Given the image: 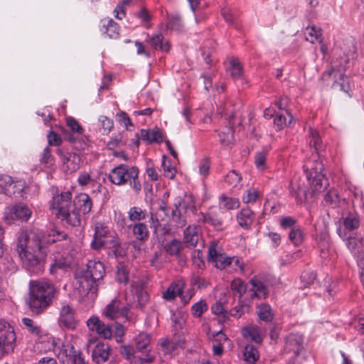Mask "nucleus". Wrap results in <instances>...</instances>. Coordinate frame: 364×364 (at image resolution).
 <instances>
[{
	"mask_svg": "<svg viewBox=\"0 0 364 364\" xmlns=\"http://www.w3.org/2000/svg\"><path fill=\"white\" fill-rule=\"evenodd\" d=\"M320 166L321 171L323 165L320 164ZM318 169L317 167L312 168L310 172L306 171L304 178L291 183L290 193L295 197L298 203L316 198L318 193L325 191L328 186V179Z\"/></svg>",
	"mask_w": 364,
	"mask_h": 364,
	"instance_id": "1",
	"label": "nucleus"
},
{
	"mask_svg": "<svg viewBox=\"0 0 364 364\" xmlns=\"http://www.w3.org/2000/svg\"><path fill=\"white\" fill-rule=\"evenodd\" d=\"M105 269L99 260H89L86 269L76 274V289L80 296L95 300L98 291L99 282L105 275Z\"/></svg>",
	"mask_w": 364,
	"mask_h": 364,
	"instance_id": "2",
	"label": "nucleus"
},
{
	"mask_svg": "<svg viewBox=\"0 0 364 364\" xmlns=\"http://www.w3.org/2000/svg\"><path fill=\"white\" fill-rule=\"evenodd\" d=\"M56 292L53 284L48 281H30L28 305L31 311L39 314L45 311L51 304Z\"/></svg>",
	"mask_w": 364,
	"mask_h": 364,
	"instance_id": "3",
	"label": "nucleus"
},
{
	"mask_svg": "<svg viewBox=\"0 0 364 364\" xmlns=\"http://www.w3.org/2000/svg\"><path fill=\"white\" fill-rule=\"evenodd\" d=\"M136 286L133 282L125 291L126 303H122L119 299H112L105 308L102 315L109 319L115 320L122 318L129 321L131 318V309L136 302Z\"/></svg>",
	"mask_w": 364,
	"mask_h": 364,
	"instance_id": "4",
	"label": "nucleus"
},
{
	"mask_svg": "<svg viewBox=\"0 0 364 364\" xmlns=\"http://www.w3.org/2000/svg\"><path fill=\"white\" fill-rule=\"evenodd\" d=\"M46 243L44 242V235L36 230H21L17 239L16 250L24 249L32 252L46 254Z\"/></svg>",
	"mask_w": 364,
	"mask_h": 364,
	"instance_id": "5",
	"label": "nucleus"
},
{
	"mask_svg": "<svg viewBox=\"0 0 364 364\" xmlns=\"http://www.w3.org/2000/svg\"><path fill=\"white\" fill-rule=\"evenodd\" d=\"M23 267L29 272L38 274L44 270L43 253L32 252L20 249L16 250Z\"/></svg>",
	"mask_w": 364,
	"mask_h": 364,
	"instance_id": "6",
	"label": "nucleus"
},
{
	"mask_svg": "<svg viewBox=\"0 0 364 364\" xmlns=\"http://www.w3.org/2000/svg\"><path fill=\"white\" fill-rule=\"evenodd\" d=\"M16 336L14 328L4 321H0V350L4 354L14 351Z\"/></svg>",
	"mask_w": 364,
	"mask_h": 364,
	"instance_id": "7",
	"label": "nucleus"
},
{
	"mask_svg": "<svg viewBox=\"0 0 364 364\" xmlns=\"http://www.w3.org/2000/svg\"><path fill=\"white\" fill-rule=\"evenodd\" d=\"M303 343L304 339L301 336L290 333L286 338L284 351L287 353H292L291 358H299L300 360L304 361L306 355Z\"/></svg>",
	"mask_w": 364,
	"mask_h": 364,
	"instance_id": "8",
	"label": "nucleus"
},
{
	"mask_svg": "<svg viewBox=\"0 0 364 364\" xmlns=\"http://www.w3.org/2000/svg\"><path fill=\"white\" fill-rule=\"evenodd\" d=\"M110 181L116 185H122L130 181V185L136 187V173L134 176L128 171L127 166L121 165L113 168L109 175Z\"/></svg>",
	"mask_w": 364,
	"mask_h": 364,
	"instance_id": "9",
	"label": "nucleus"
},
{
	"mask_svg": "<svg viewBox=\"0 0 364 364\" xmlns=\"http://www.w3.org/2000/svg\"><path fill=\"white\" fill-rule=\"evenodd\" d=\"M56 153L61 159L64 171L71 173L79 169L81 161L79 154L65 151L63 148H58Z\"/></svg>",
	"mask_w": 364,
	"mask_h": 364,
	"instance_id": "10",
	"label": "nucleus"
},
{
	"mask_svg": "<svg viewBox=\"0 0 364 364\" xmlns=\"http://www.w3.org/2000/svg\"><path fill=\"white\" fill-rule=\"evenodd\" d=\"M50 203V208L56 211L55 215L59 217L73 206L72 193L70 191L62 192L60 195L53 196Z\"/></svg>",
	"mask_w": 364,
	"mask_h": 364,
	"instance_id": "11",
	"label": "nucleus"
},
{
	"mask_svg": "<svg viewBox=\"0 0 364 364\" xmlns=\"http://www.w3.org/2000/svg\"><path fill=\"white\" fill-rule=\"evenodd\" d=\"M31 213V210L26 205L20 203L9 208V210L5 212L4 218L8 224H11L14 219L26 222L30 218Z\"/></svg>",
	"mask_w": 364,
	"mask_h": 364,
	"instance_id": "12",
	"label": "nucleus"
},
{
	"mask_svg": "<svg viewBox=\"0 0 364 364\" xmlns=\"http://www.w3.org/2000/svg\"><path fill=\"white\" fill-rule=\"evenodd\" d=\"M151 340V335L147 333L142 332L138 334V351L141 353L138 355V360L141 364L151 363L155 360V355L151 353L150 350H146Z\"/></svg>",
	"mask_w": 364,
	"mask_h": 364,
	"instance_id": "13",
	"label": "nucleus"
},
{
	"mask_svg": "<svg viewBox=\"0 0 364 364\" xmlns=\"http://www.w3.org/2000/svg\"><path fill=\"white\" fill-rule=\"evenodd\" d=\"M87 326L90 331L96 332L98 336L105 339H110L113 336L112 326L105 324L97 316H91L87 321Z\"/></svg>",
	"mask_w": 364,
	"mask_h": 364,
	"instance_id": "14",
	"label": "nucleus"
},
{
	"mask_svg": "<svg viewBox=\"0 0 364 364\" xmlns=\"http://www.w3.org/2000/svg\"><path fill=\"white\" fill-rule=\"evenodd\" d=\"M58 323L60 326L68 329L74 330L77 328L78 322L75 311L69 305L65 304L61 307Z\"/></svg>",
	"mask_w": 364,
	"mask_h": 364,
	"instance_id": "15",
	"label": "nucleus"
},
{
	"mask_svg": "<svg viewBox=\"0 0 364 364\" xmlns=\"http://www.w3.org/2000/svg\"><path fill=\"white\" fill-rule=\"evenodd\" d=\"M224 213L220 208H213L203 214V221L211 225L217 231H221L225 227Z\"/></svg>",
	"mask_w": 364,
	"mask_h": 364,
	"instance_id": "16",
	"label": "nucleus"
},
{
	"mask_svg": "<svg viewBox=\"0 0 364 364\" xmlns=\"http://www.w3.org/2000/svg\"><path fill=\"white\" fill-rule=\"evenodd\" d=\"M116 223L120 232L127 237H134L136 234V220L125 218V215L119 213L115 218Z\"/></svg>",
	"mask_w": 364,
	"mask_h": 364,
	"instance_id": "17",
	"label": "nucleus"
},
{
	"mask_svg": "<svg viewBox=\"0 0 364 364\" xmlns=\"http://www.w3.org/2000/svg\"><path fill=\"white\" fill-rule=\"evenodd\" d=\"M107 228L103 226L102 223H97L95 226V233L93 240L91 242V247L94 250H99L102 247H105L107 242L106 238L109 234Z\"/></svg>",
	"mask_w": 364,
	"mask_h": 364,
	"instance_id": "18",
	"label": "nucleus"
},
{
	"mask_svg": "<svg viewBox=\"0 0 364 364\" xmlns=\"http://www.w3.org/2000/svg\"><path fill=\"white\" fill-rule=\"evenodd\" d=\"M73 206L79 213L85 215L91 211L92 202L90 197L86 193H80L75 196Z\"/></svg>",
	"mask_w": 364,
	"mask_h": 364,
	"instance_id": "19",
	"label": "nucleus"
},
{
	"mask_svg": "<svg viewBox=\"0 0 364 364\" xmlns=\"http://www.w3.org/2000/svg\"><path fill=\"white\" fill-rule=\"evenodd\" d=\"M109 346L103 342H98L92 350V360L97 363H105L109 355Z\"/></svg>",
	"mask_w": 364,
	"mask_h": 364,
	"instance_id": "20",
	"label": "nucleus"
},
{
	"mask_svg": "<svg viewBox=\"0 0 364 364\" xmlns=\"http://www.w3.org/2000/svg\"><path fill=\"white\" fill-rule=\"evenodd\" d=\"M100 31L109 38H117L119 35V26L113 19L109 18L101 20Z\"/></svg>",
	"mask_w": 364,
	"mask_h": 364,
	"instance_id": "21",
	"label": "nucleus"
},
{
	"mask_svg": "<svg viewBox=\"0 0 364 364\" xmlns=\"http://www.w3.org/2000/svg\"><path fill=\"white\" fill-rule=\"evenodd\" d=\"M66 139L73 148L77 151H83L89 146V139L87 136L83 134V132L77 135H75V134H68Z\"/></svg>",
	"mask_w": 364,
	"mask_h": 364,
	"instance_id": "22",
	"label": "nucleus"
},
{
	"mask_svg": "<svg viewBox=\"0 0 364 364\" xmlns=\"http://www.w3.org/2000/svg\"><path fill=\"white\" fill-rule=\"evenodd\" d=\"M58 218L65 222L67 225L71 227H77L80 225L81 219L80 213L73 208L72 210H69L64 213Z\"/></svg>",
	"mask_w": 364,
	"mask_h": 364,
	"instance_id": "23",
	"label": "nucleus"
},
{
	"mask_svg": "<svg viewBox=\"0 0 364 364\" xmlns=\"http://www.w3.org/2000/svg\"><path fill=\"white\" fill-rule=\"evenodd\" d=\"M184 240L187 245L195 247L198 240V228L188 226L184 230Z\"/></svg>",
	"mask_w": 364,
	"mask_h": 364,
	"instance_id": "24",
	"label": "nucleus"
},
{
	"mask_svg": "<svg viewBox=\"0 0 364 364\" xmlns=\"http://www.w3.org/2000/svg\"><path fill=\"white\" fill-rule=\"evenodd\" d=\"M237 218L239 225L247 229L253 221V212L249 208H242Z\"/></svg>",
	"mask_w": 364,
	"mask_h": 364,
	"instance_id": "25",
	"label": "nucleus"
},
{
	"mask_svg": "<svg viewBox=\"0 0 364 364\" xmlns=\"http://www.w3.org/2000/svg\"><path fill=\"white\" fill-rule=\"evenodd\" d=\"M153 16L150 11L144 6H141L138 9V19L140 21L141 26L146 29L151 27V21Z\"/></svg>",
	"mask_w": 364,
	"mask_h": 364,
	"instance_id": "26",
	"label": "nucleus"
},
{
	"mask_svg": "<svg viewBox=\"0 0 364 364\" xmlns=\"http://www.w3.org/2000/svg\"><path fill=\"white\" fill-rule=\"evenodd\" d=\"M67 240V234L57 230H51L48 235H44V242L46 243V245Z\"/></svg>",
	"mask_w": 364,
	"mask_h": 364,
	"instance_id": "27",
	"label": "nucleus"
},
{
	"mask_svg": "<svg viewBox=\"0 0 364 364\" xmlns=\"http://www.w3.org/2000/svg\"><path fill=\"white\" fill-rule=\"evenodd\" d=\"M242 336L245 338L250 336L251 340L256 343H261L262 338L260 335V331L257 327H243L242 329Z\"/></svg>",
	"mask_w": 364,
	"mask_h": 364,
	"instance_id": "28",
	"label": "nucleus"
},
{
	"mask_svg": "<svg viewBox=\"0 0 364 364\" xmlns=\"http://www.w3.org/2000/svg\"><path fill=\"white\" fill-rule=\"evenodd\" d=\"M164 36L162 34H158L149 39V42L154 49H160L165 52L170 50V44L168 41L163 43Z\"/></svg>",
	"mask_w": 364,
	"mask_h": 364,
	"instance_id": "29",
	"label": "nucleus"
},
{
	"mask_svg": "<svg viewBox=\"0 0 364 364\" xmlns=\"http://www.w3.org/2000/svg\"><path fill=\"white\" fill-rule=\"evenodd\" d=\"M250 284L255 289V292L253 293L254 296L258 298L263 297L264 299L268 296L269 291L267 287L262 282L252 279L250 280Z\"/></svg>",
	"mask_w": 364,
	"mask_h": 364,
	"instance_id": "30",
	"label": "nucleus"
},
{
	"mask_svg": "<svg viewBox=\"0 0 364 364\" xmlns=\"http://www.w3.org/2000/svg\"><path fill=\"white\" fill-rule=\"evenodd\" d=\"M181 200H180L178 203H176L175 208L172 210L171 211V220L173 223H175V225L176 228H183L186 225V219L183 218L181 215V211L178 209L179 206L181 205Z\"/></svg>",
	"mask_w": 364,
	"mask_h": 364,
	"instance_id": "31",
	"label": "nucleus"
},
{
	"mask_svg": "<svg viewBox=\"0 0 364 364\" xmlns=\"http://www.w3.org/2000/svg\"><path fill=\"white\" fill-rule=\"evenodd\" d=\"M259 311L257 312L259 319L264 321H271L274 318V314L272 312L271 306L267 304H260L258 306Z\"/></svg>",
	"mask_w": 364,
	"mask_h": 364,
	"instance_id": "32",
	"label": "nucleus"
},
{
	"mask_svg": "<svg viewBox=\"0 0 364 364\" xmlns=\"http://www.w3.org/2000/svg\"><path fill=\"white\" fill-rule=\"evenodd\" d=\"M61 352L65 357L69 358L72 363L75 360V358L82 356L81 353L78 350H76L75 347L70 343L63 345Z\"/></svg>",
	"mask_w": 364,
	"mask_h": 364,
	"instance_id": "33",
	"label": "nucleus"
},
{
	"mask_svg": "<svg viewBox=\"0 0 364 364\" xmlns=\"http://www.w3.org/2000/svg\"><path fill=\"white\" fill-rule=\"evenodd\" d=\"M244 356L247 363L255 362L258 359L259 354L257 348L253 345L248 344L245 348Z\"/></svg>",
	"mask_w": 364,
	"mask_h": 364,
	"instance_id": "34",
	"label": "nucleus"
},
{
	"mask_svg": "<svg viewBox=\"0 0 364 364\" xmlns=\"http://www.w3.org/2000/svg\"><path fill=\"white\" fill-rule=\"evenodd\" d=\"M99 127L102 134H107L113 128V122L106 116H100L99 118Z\"/></svg>",
	"mask_w": 364,
	"mask_h": 364,
	"instance_id": "35",
	"label": "nucleus"
},
{
	"mask_svg": "<svg viewBox=\"0 0 364 364\" xmlns=\"http://www.w3.org/2000/svg\"><path fill=\"white\" fill-rule=\"evenodd\" d=\"M289 239L294 245H300L304 240V235L301 230L299 227L293 228L289 233Z\"/></svg>",
	"mask_w": 364,
	"mask_h": 364,
	"instance_id": "36",
	"label": "nucleus"
},
{
	"mask_svg": "<svg viewBox=\"0 0 364 364\" xmlns=\"http://www.w3.org/2000/svg\"><path fill=\"white\" fill-rule=\"evenodd\" d=\"M181 247V242L177 239H173L166 245L165 248L170 255L173 256L177 255L180 252Z\"/></svg>",
	"mask_w": 364,
	"mask_h": 364,
	"instance_id": "37",
	"label": "nucleus"
},
{
	"mask_svg": "<svg viewBox=\"0 0 364 364\" xmlns=\"http://www.w3.org/2000/svg\"><path fill=\"white\" fill-rule=\"evenodd\" d=\"M66 124L67 126L70 128L72 133L75 134V135L81 134L84 129L78 123V122L72 117H68L66 118Z\"/></svg>",
	"mask_w": 364,
	"mask_h": 364,
	"instance_id": "38",
	"label": "nucleus"
},
{
	"mask_svg": "<svg viewBox=\"0 0 364 364\" xmlns=\"http://www.w3.org/2000/svg\"><path fill=\"white\" fill-rule=\"evenodd\" d=\"M316 278V274L314 271H304L301 275V283L304 287H307L314 283Z\"/></svg>",
	"mask_w": 364,
	"mask_h": 364,
	"instance_id": "39",
	"label": "nucleus"
},
{
	"mask_svg": "<svg viewBox=\"0 0 364 364\" xmlns=\"http://www.w3.org/2000/svg\"><path fill=\"white\" fill-rule=\"evenodd\" d=\"M230 64V75L234 78L240 77L242 74V67L237 59H232Z\"/></svg>",
	"mask_w": 364,
	"mask_h": 364,
	"instance_id": "40",
	"label": "nucleus"
},
{
	"mask_svg": "<svg viewBox=\"0 0 364 364\" xmlns=\"http://www.w3.org/2000/svg\"><path fill=\"white\" fill-rule=\"evenodd\" d=\"M22 322L24 326L28 328V331L34 336H39L42 330L40 326L34 325L32 319L28 318H23Z\"/></svg>",
	"mask_w": 364,
	"mask_h": 364,
	"instance_id": "41",
	"label": "nucleus"
},
{
	"mask_svg": "<svg viewBox=\"0 0 364 364\" xmlns=\"http://www.w3.org/2000/svg\"><path fill=\"white\" fill-rule=\"evenodd\" d=\"M208 309V305L204 300L196 303L192 306V314L195 317L199 318L202 316L203 313Z\"/></svg>",
	"mask_w": 364,
	"mask_h": 364,
	"instance_id": "42",
	"label": "nucleus"
},
{
	"mask_svg": "<svg viewBox=\"0 0 364 364\" xmlns=\"http://www.w3.org/2000/svg\"><path fill=\"white\" fill-rule=\"evenodd\" d=\"M65 267V260L62 255L55 256L53 262L50 266V272L55 274L58 269H63Z\"/></svg>",
	"mask_w": 364,
	"mask_h": 364,
	"instance_id": "43",
	"label": "nucleus"
},
{
	"mask_svg": "<svg viewBox=\"0 0 364 364\" xmlns=\"http://www.w3.org/2000/svg\"><path fill=\"white\" fill-rule=\"evenodd\" d=\"M267 155V149H263L256 154L255 158V163L257 168L264 170L266 168L265 161Z\"/></svg>",
	"mask_w": 364,
	"mask_h": 364,
	"instance_id": "44",
	"label": "nucleus"
},
{
	"mask_svg": "<svg viewBox=\"0 0 364 364\" xmlns=\"http://www.w3.org/2000/svg\"><path fill=\"white\" fill-rule=\"evenodd\" d=\"M131 2V0H123L119 3L114 10V17L118 19H122L125 16L126 6H129Z\"/></svg>",
	"mask_w": 364,
	"mask_h": 364,
	"instance_id": "45",
	"label": "nucleus"
},
{
	"mask_svg": "<svg viewBox=\"0 0 364 364\" xmlns=\"http://www.w3.org/2000/svg\"><path fill=\"white\" fill-rule=\"evenodd\" d=\"M347 246L351 251L358 248L360 252H364V240L363 239H356L355 237H349L348 239Z\"/></svg>",
	"mask_w": 364,
	"mask_h": 364,
	"instance_id": "46",
	"label": "nucleus"
},
{
	"mask_svg": "<svg viewBox=\"0 0 364 364\" xmlns=\"http://www.w3.org/2000/svg\"><path fill=\"white\" fill-rule=\"evenodd\" d=\"M230 287L232 290L239 294L240 297L246 292L247 287L240 278L233 279L231 282Z\"/></svg>",
	"mask_w": 364,
	"mask_h": 364,
	"instance_id": "47",
	"label": "nucleus"
},
{
	"mask_svg": "<svg viewBox=\"0 0 364 364\" xmlns=\"http://www.w3.org/2000/svg\"><path fill=\"white\" fill-rule=\"evenodd\" d=\"M40 161L41 164L47 166H50L53 164L54 157L51 154V150L49 148V146H47L44 149L41 154Z\"/></svg>",
	"mask_w": 364,
	"mask_h": 364,
	"instance_id": "48",
	"label": "nucleus"
},
{
	"mask_svg": "<svg viewBox=\"0 0 364 364\" xmlns=\"http://www.w3.org/2000/svg\"><path fill=\"white\" fill-rule=\"evenodd\" d=\"M182 28V21L179 16H171L168 18L167 28L170 30L180 31Z\"/></svg>",
	"mask_w": 364,
	"mask_h": 364,
	"instance_id": "49",
	"label": "nucleus"
},
{
	"mask_svg": "<svg viewBox=\"0 0 364 364\" xmlns=\"http://www.w3.org/2000/svg\"><path fill=\"white\" fill-rule=\"evenodd\" d=\"M168 159L166 155L163 156L162 166L164 168V176L168 178H173L176 174V168L171 166V164H166V160Z\"/></svg>",
	"mask_w": 364,
	"mask_h": 364,
	"instance_id": "50",
	"label": "nucleus"
},
{
	"mask_svg": "<svg viewBox=\"0 0 364 364\" xmlns=\"http://www.w3.org/2000/svg\"><path fill=\"white\" fill-rule=\"evenodd\" d=\"M234 259L235 257H223L220 255L219 257L215 259V266L218 269H223L229 266L232 263V260Z\"/></svg>",
	"mask_w": 364,
	"mask_h": 364,
	"instance_id": "51",
	"label": "nucleus"
},
{
	"mask_svg": "<svg viewBox=\"0 0 364 364\" xmlns=\"http://www.w3.org/2000/svg\"><path fill=\"white\" fill-rule=\"evenodd\" d=\"M241 176L235 171H230L225 177L226 182L233 187L237 186L241 180Z\"/></svg>",
	"mask_w": 364,
	"mask_h": 364,
	"instance_id": "52",
	"label": "nucleus"
},
{
	"mask_svg": "<svg viewBox=\"0 0 364 364\" xmlns=\"http://www.w3.org/2000/svg\"><path fill=\"white\" fill-rule=\"evenodd\" d=\"M12 178L11 176L5 174H0V193L7 194V186L12 184Z\"/></svg>",
	"mask_w": 364,
	"mask_h": 364,
	"instance_id": "53",
	"label": "nucleus"
},
{
	"mask_svg": "<svg viewBox=\"0 0 364 364\" xmlns=\"http://www.w3.org/2000/svg\"><path fill=\"white\" fill-rule=\"evenodd\" d=\"M143 285V284H140V286ZM139 287V284L138 283V288ZM149 296L146 291H145L142 287L139 289H138V306L141 308L145 305V304L149 301Z\"/></svg>",
	"mask_w": 364,
	"mask_h": 364,
	"instance_id": "54",
	"label": "nucleus"
},
{
	"mask_svg": "<svg viewBox=\"0 0 364 364\" xmlns=\"http://www.w3.org/2000/svg\"><path fill=\"white\" fill-rule=\"evenodd\" d=\"M220 200L225 202L224 207L228 210H232L237 208L240 205V203L237 200L234 198H228L225 196L220 197Z\"/></svg>",
	"mask_w": 364,
	"mask_h": 364,
	"instance_id": "55",
	"label": "nucleus"
},
{
	"mask_svg": "<svg viewBox=\"0 0 364 364\" xmlns=\"http://www.w3.org/2000/svg\"><path fill=\"white\" fill-rule=\"evenodd\" d=\"M182 294L181 288H178L176 291L172 286H170L164 293L163 298L166 300L171 301L173 299L176 294L181 295Z\"/></svg>",
	"mask_w": 364,
	"mask_h": 364,
	"instance_id": "56",
	"label": "nucleus"
},
{
	"mask_svg": "<svg viewBox=\"0 0 364 364\" xmlns=\"http://www.w3.org/2000/svg\"><path fill=\"white\" fill-rule=\"evenodd\" d=\"M112 329H113V334L117 338V341L118 343L121 342L122 337L124 334V328L123 325H122L121 323H119L118 322H115L114 323V325H112Z\"/></svg>",
	"mask_w": 364,
	"mask_h": 364,
	"instance_id": "57",
	"label": "nucleus"
},
{
	"mask_svg": "<svg viewBox=\"0 0 364 364\" xmlns=\"http://www.w3.org/2000/svg\"><path fill=\"white\" fill-rule=\"evenodd\" d=\"M235 114H232L230 116H229V127L228 128L226 132H223V134L225 135H226V139L225 138H221L220 139V141L221 143H224L225 141H230V139H229V136H230V138H232L233 137V135H234V129H233V126H234V124L232 123V119L235 117Z\"/></svg>",
	"mask_w": 364,
	"mask_h": 364,
	"instance_id": "58",
	"label": "nucleus"
},
{
	"mask_svg": "<svg viewBox=\"0 0 364 364\" xmlns=\"http://www.w3.org/2000/svg\"><path fill=\"white\" fill-rule=\"evenodd\" d=\"M108 255L112 257H122L124 254L123 249L120 247L119 244L114 242L112 248L108 251Z\"/></svg>",
	"mask_w": 364,
	"mask_h": 364,
	"instance_id": "59",
	"label": "nucleus"
},
{
	"mask_svg": "<svg viewBox=\"0 0 364 364\" xmlns=\"http://www.w3.org/2000/svg\"><path fill=\"white\" fill-rule=\"evenodd\" d=\"M47 138L48 144L50 146H59L62 142L60 136L53 131L48 133Z\"/></svg>",
	"mask_w": 364,
	"mask_h": 364,
	"instance_id": "60",
	"label": "nucleus"
},
{
	"mask_svg": "<svg viewBox=\"0 0 364 364\" xmlns=\"http://www.w3.org/2000/svg\"><path fill=\"white\" fill-rule=\"evenodd\" d=\"M324 200L326 203L333 206H336L339 201L338 194L335 191H330L326 194Z\"/></svg>",
	"mask_w": 364,
	"mask_h": 364,
	"instance_id": "61",
	"label": "nucleus"
},
{
	"mask_svg": "<svg viewBox=\"0 0 364 364\" xmlns=\"http://www.w3.org/2000/svg\"><path fill=\"white\" fill-rule=\"evenodd\" d=\"M344 225L346 229L352 230L359 226V220L355 217H347L344 220Z\"/></svg>",
	"mask_w": 364,
	"mask_h": 364,
	"instance_id": "62",
	"label": "nucleus"
},
{
	"mask_svg": "<svg viewBox=\"0 0 364 364\" xmlns=\"http://www.w3.org/2000/svg\"><path fill=\"white\" fill-rule=\"evenodd\" d=\"M296 220L291 218V217H284L282 218L280 220V225L283 228H291V230L293 229V228H296L297 226L295 225Z\"/></svg>",
	"mask_w": 364,
	"mask_h": 364,
	"instance_id": "63",
	"label": "nucleus"
},
{
	"mask_svg": "<svg viewBox=\"0 0 364 364\" xmlns=\"http://www.w3.org/2000/svg\"><path fill=\"white\" fill-rule=\"evenodd\" d=\"M151 139L150 142L152 143L156 142L157 144H161L164 140L163 134L157 127L151 131Z\"/></svg>",
	"mask_w": 364,
	"mask_h": 364,
	"instance_id": "64",
	"label": "nucleus"
}]
</instances>
